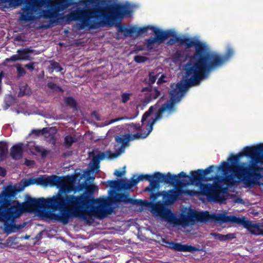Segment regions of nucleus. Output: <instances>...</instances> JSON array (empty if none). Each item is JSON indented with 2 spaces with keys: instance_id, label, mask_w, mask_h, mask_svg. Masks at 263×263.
Returning <instances> with one entry per match:
<instances>
[{
  "instance_id": "nucleus-10",
  "label": "nucleus",
  "mask_w": 263,
  "mask_h": 263,
  "mask_svg": "<svg viewBox=\"0 0 263 263\" xmlns=\"http://www.w3.org/2000/svg\"><path fill=\"white\" fill-rule=\"evenodd\" d=\"M149 29L152 30L155 34L154 37H150L146 40V48L148 50L154 48V44L163 43L170 36L175 35V33L171 30H163L152 26H146L136 29V36L146 33Z\"/></svg>"
},
{
  "instance_id": "nucleus-19",
  "label": "nucleus",
  "mask_w": 263,
  "mask_h": 263,
  "mask_svg": "<svg viewBox=\"0 0 263 263\" xmlns=\"http://www.w3.org/2000/svg\"><path fill=\"white\" fill-rule=\"evenodd\" d=\"M46 185H50V186H56L59 187L60 185L64 183V177L62 178L54 175L46 177Z\"/></svg>"
},
{
  "instance_id": "nucleus-50",
  "label": "nucleus",
  "mask_w": 263,
  "mask_h": 263,
  "mask_svg": "<svg viewBox=\"0 0 263 263\" xmlns=\"http://www.w3.org/2000/svg\"><path fill=\"white\" fill-rule=\"evenodd\" d=\"M166 78V76L164 74H162L161 77L158 79L157 83L158 85H160L162 84V83L166 82L165 80H164V79Z\"/></svg>"
},
{
  "instance_id": "nucleus-55",
  "label": "nucleus",
  "mask_w": 263,
  "mask_h": 263,
  "mask_svg": "<svg viewBox=\"0 0 263 263\" xmlns=\"http://www.w3.org/2000/svg\"><path fill=\"white\" fill-rule=\"evenodd\" d=\"M6 175V171L5 168L0 166V176L5 177Z\"/></svg>"
},
{
  "instance_id": "nucleus-43",
  "label": "nucleus",
  "mask_w": 263,
  "mask_h": 263,
  "mask_svg": "<svg viewBox=\"0 0 263 263\" xmlns=\"http://www.w3.org/2000/svg\"><path fill=\"white\" fill-rule=\"evenodd\" d=\"M153 189L152 190H153ZM153 191H151L152 192L151 194V199L153 201L156 200L159 197L162 196L163 197V191L162 192H157L156 193H153Z\"/></svg>"
},
{
  "instance_id": "nucleus-45",
  "label": "nucleus",
  "mask_w": 263,
  "mask_h": 263,
  "mask_svg": "<svg viewBox=\"0 0 263 263\" xmlns=\"http://www.w3.org/2000/svg\"><path fill=\"white\" fill-rule=\"evenodd\" d=\"M19 58L20 57L18 54H14V55H12L10 58H7L5 60V61L7 62H15V61L20 60Z\"/></svg>"
},
{
  "instance_id": "nucleus-39",
  "label": "nucleus",
  "mask_w": 263,
  "mask_h": 263,
  "mask_svg": "<svg viewBox=\"0 0 263 263\" xmlns=\"http://www.w3.org/2000/svg\"><path fill=\"white\" fill-rule=\"evenodd\" d=\"M17 69V77L20 78L23 77L26 74V71L23 67L21 66V65H18L16 66Z\"/></svg>"
},
{
  "instance_id": "nucleus-54",
  "label": "nucleus",
  "mask_w": 263,
  "mask_h": 263,
  "mask_svg": "<svg viewBox=\"0 0 263 263\" xmlns=\"http://www.w3.org/2000/svg\"><path fill=\"white\" fill-rule=\"evenodd\" d=\"M25 164L28 166H32L34 164V161L26 159Z\"/></svg>"
},
{
  "instance_id": "nucleus-15",
  "label": "nucleus",
  "mask_w": 263,
  "mask_h": 263,
  "mask_svg": "<svg viewBox=\"0 0 263 263\" xmlns=\"http://www.w3.org/2000/svg\"><path fill=\"white\" fill-rule=\"evenodd\" d=\"M162 241L166 244L165 246L166 248L176 252L194 253L200 250L198 248L195 246L183 245L181 242L168 241L164 238L162 239Z\"/></svg>"
},
{
  "instance_id": "nucleus-6",
  "label": "nucleus",
  "mask_w": 263,
  "mask_h": 263,
  "mask_svg": "<svg viewBox=\"0 0 263 263\" xmlns=\"http://www.w3.org/2000/svg\"><path fill=\"white\" fill-rule=\"evenodd\" d=\"M22 190L8 185L0 193V221L4 222L7 232H13L16 228L15 224L9 223L18 217L15 205H11V202L16 194Z\"/></svg>"
},
{
  "instance_id": "nucleus-21",
  "label": "nucleus",
  "mask_w": 263,
  "mask_h": 263,
  "mask_svg": "<svg viewBox=\"0 0 263 263\" xmlns=\"http://www.w3.org/2000/svg\"><path fill=\"white\" fill-rule=\"evenodd\" d=\"M8 153V146L7 143L5 141L0 142V160H5Z\"/></svg>"
},
{
  "instance_id": "nucleus-41",
  "label": "nucleus",
  "mask_w": 263,
  "mask_h": 263,
  "mask_svg": "<svg viewBox=\"0 0 263 263\" xmlns=\"http://www.w3.org/2000/svg\"><path fill=\"white\" fill-rule=\"evenodd\" d=\"M23 187H27L31 185L34 184V177H31L27 179H25L23 181Z\"/></svg>"
},
{
  "instance_id": "nucleus-28",
  "label": "nucleus",
  "mask_w": 263,
  "mask_h": 263,
  "mask_svg": "<svg viewBox=\"0 0 263 263\" xmlns=\"http://www.w3.org/2000/svg\"><path fill=\"white\" fill-rule=\"evenodd\" d=\"M158 106V103H157L154 105L151 106L148 110L145 111L142 117L141 122L143 123L146 120L148 117L154 112V111L157 109Z\"/></svg>"
},
{
  "instance_id": "nucleus-36",
  "label": "nucleus",
  "mask_w": 263,
  "mask_h": 263,
  "mask_svg": "<svg viewBox=\"0 0 263 263\" xmlns=\"http://www.w3.org/2000/svg\"><path fill=\"white\" fill-rule=\"evenodd\" d=\"M102 0H81L80 3L83 5L89 6L90 5H98L102 2Z\"/></svg>"
},
{
  "instance_id": "nucleus-8",
  "label": "nucleus",
  "mask_w": 263,
  "mask_h": 263,
  "mask_svg": "<svg viewBox=\"0 0 263 263\" xmlns=\"http://www.w3.org/2000/svg\"><path fill=\"white\" fill-rule=\"evenodd\" d=\"M171 98L157 110L155 114V118H151L148 122L149 126L147 133H136L134 135L130 134V141L137 139L145 138L152 131L153 125L155 122L162 118L163 113L167 111L168 114H171L176 110L175 105L179 102L183 96L179 90L176 88H174L169 92Z\"/></svg>"
},
{
  "instance_id": "nucleus-2",
  "label": "nucleus",
  "mask_w": 263,
  "mask_h": 263,
  "mask_svg": "<svg viewBox=\"0 0 263 263\" xmlns=\"http://www.w3.org/2000/svg\"><path fill=\"white\" fill-rule=\"evenodd\" d=\"M262 153L263 143H260L255 146H246L242 152L236 155L232 154L228 159L231 165L229 162L222 161L218 167L223 172L224 176L216 175L212 178L214 180V183L209 184L213 187L209 190L205 196L210 200L222 201L224 198L221 193L227 189L220 183L223 182L228 186H233L237 183L234 177L243 180L246 184L254 183V181L261 178L260 168L254 162H259Z\"/></svg>"
},
{
  "instance_id": "nucleus-44",
  "label": "nucleus",
  "mask_w": 263,
  "mask_h": 263,
  "mask_svg": "<svg viewBox=\"0 0 263 263\" xmlns=\"http://www.w3.org/2000/svg\"><path fill=\"white\" fill-rule=\"evenodd\" d=\"M183 58V54L180 50H177L173 55V59L175 60L179 61Z\"/></svg>"
},
{
  "instance_id": "nucleus-16",
  "label": "nucleus",
  "mask_w": 263,
  "mask_h": 263,
  "mask_svg": "<svg viewBox=\"0 0 263 263\" xmlns=\"http://www.w3.org/2000/svg\"><path fill=\"white\" fill-rule=\"evenodd\" d=\"M115 4H114V5H115ZM118 4L127 6L128 7V8H129V10H130V14L129 15H125L121 20H117L116 21H115L114 22V24L112 25H111V26L115 25L117 22H119V23L117 24L118 26V32H121V33H123L124 35V36L125 37H127L128 36H133V34L136 33V28H135L134 27H133L129 28H125L120 23V21L124 17H129V16H131L132 13V10L131 8H130V6L128 4H119L118 3ZM106 26H109V27H111V26H109L108 25H106ZM104 26H105V25Z\"/></svg>"
},
{
  "instance_id": "nucleus-40",
  "label": "nucleus",
  "mask_w": 263,
  "mask_h": 263,
  "mask_svg": "<svg viewBox=\"0 0 263 263\" xmlns=\"http://www.w3.org/2000/svg\"><path fill=\"white\" fill-rule=\"evenodd\" d=\"M148 60V58L147 57L141 56V55H136L134 57V61L137 63H144L146 61Z\"/></svg>"
},
{
  "instance_id": "nucleus-25",
  "label": "nucleus",
  "mask_w": 263,
  "mask_h": 263,
  "mask_svg": "<svg viewBox=\"0 0 263 263\" xmlns=\"http://www.w3.org/2000/svg\"><path fill=\"white\" fill-rule=\"evenodd\" d=\"M158 76L154 71H151L148 73V78L144 79V82L148 85H152L156 82Z\"/></svg>"
},
{
  "instance_id": "nucleus-20",
  "label": "nucleus",
  "mask_w": 263,
  "mask_h": 263,
  "mask_svg": "<svg viewBox=\"0 0 263 263\" xmlns=\"http://www.w3.org/2000/svg\"><path fill=\"white\" fill-rule=\"evenodd\" d=\"M211 235L213 236L215 239L220 241H225L229 240H232L235 238L234 234L229 233L227 235H223L218 233H211Z\"/></svg>"
},
{
  "instance_id": "nucleus-22",
  "label": "nucleus",
  "mask_w": 263,
  "mask_h": 263,
  "mask_svg": "<svg viewBox=\"0 0 263 263\" xmlns=\"http://www.w3.org/2000/svg\"><path fill=\"white\" fill-rule=\"evenodd\" d=\"M115 140L117 143L122 144L121 148H123L130 141V134H126L121 137L117 136Z\"/></svg>"
},
{
  "instance_id": "nucleus-63",
  "label": "nucleus",
  "mask_w": 263,
  "mask_h": 263,
  "mask_svg": "<svg viewBox=\"0 0 263 263\" xmlns=\"http://www.w3.org/2000/svg\"><path fill=\"white\" fill-rule=\"evenodd\" d=\"M10 106V104H6V107H5V109H7Z\"/></svg>"
},
{
  "instance_id": "nucleus-1",
  "label": "nucleus",
  "mask_w": 263,
  "mask_h": 263,
  "mask_svg": "<svg viewBox=\"0 0 263 263\" xmlns=\"http://www.w3.org/2000/svg\"><path fill=\"white\" fill-rule=\"evenodd\" d=\"M26 5L22 8L23 12L20 19L24 22L34 20L33 13L42 7L47 9L42 10L43 17L50 19V24L44 25L41 28L48 29L51 24L58 23L59 21L65 20L67 24L73 21H79L76 24L79 30L96 29L106 25L111 26L117 20H121L125 15L130 14V10L126 5H110L104 7L77 8L69 14L62 16L59 12L66 10L71 5L76 4L73 0H23Z\"/></svg>"
},
{
  "instance_id": "nucleus-52",
  "label": "nucleus",
  "mask_w": 263,
  "mask_h": 263,
  "mask_svg": "<svg viewBox=\"0 0 263 263\" xmlns=\"http://www.w3.org/2000/svg\"><path fill=\"white\" fill-rule=\"evenodd\" d=\"M131 126L133 127L136 130H140L141 126L140 123H132Z\"/></svg>"
},
{
  "instance_id": "nucleus-58",
  "label": "nucleus",
  "mask_w": 263,
  "mask_h": 263,
  "mask_svg": "<svg viewBox=\"0 0 263 263\" xmlns=\"http://www.w3.org/2000/svg\"><path fill=\"white\" fill-rule=\"evenodd\" d=\"M126 119H128V118H126V117H120V118H116V119L111 120L110 121V123L115 122L119 121L122 120Z\"/></svg>"
},
{
  "instance_id": "nucleus-47",
  "label": "nucleus",
  "mask_w": 263,
  "mask_h": 263,
  "mask_svg": "<svg viewBox=\"0 0 263 263\" xmlns=\"http://www.w3.org/2000/svg\"><path fill=\"white\" fill-rule=\"evenodd\" d=\"M52 68L54 69H57L58 71H61L63 70L62 67L60 66V64L57 62H53L51 64Z\"/></svg>"
},
{
  "instance_id": "nucleus-48",
  "label": "nucleus",
  "mask_w": 263,
  "mask_h": 263,
  "mask_svg": "<svg viewBox=\"0 0 263 263\" xmlns=\"http://www.w3.org/2000/svg\"><path fill=\"white\" fill-rule=\"evenodd\" d=\"M35 64V62H30L27 64H26L25 65V67L28 69L29 70H30V71H33L35 68L34 65Z\"/></svg>"
},
{
  "instance_id": "nucleus-51",
  "label": "nucleus",
  "mask_w": 263,
  "mask_h": 263,
  "mask_svg": "<svg viewBox=\"0 0 263 263\" xmlns=\"http://www.w3.org/2000/svg\"><path fill=\"white\" fill-rule=\"evenodd\" d=\"M136 177L135 175H134L132 178H131V181H130L131 184H132V186H134L136 184H137L138 183V182H139V181L138 180V178H135V177Z\"/></svg>"
},
{
  "instance_id": "nucleus-5",
  "label": "nucleus",
  "mask_w": 263,
  "mask_h": 263,
  "mask_svg": "<svg viewBox=\"0 0 263 263\" xmlns=\"http://www.w3.org/2000/svg\"><path fill=\"white\" fill-rule=\"evenodd\" d=\"M153 210L156 214L168 222L178 226H187L190 223L193 224L195 220L199 222H207L214 220L221 223L230 222L242 226L243 218L234 215L228 216L225 214H210L207 211L197 212L192 211L187 215H182L180 218H177L170 209L164 208L162 205H156Z\"/></svg>"
},
{
  "instance_id": "nucleus-29",
  "label": "nucleus",
  "mask_w": 263,
  "mask_h": 263,
  "mask_svg": "<svg viewBox=\"0 0 263 263\" xmlns=\"http://www.w3.org/2000/svg\"><path fill=\"white\" fill-rule=\"evenodd\" d=\"M3 4L8 3L9 7L16 8L23 3V0H0Z\"/></svg>"
},
{
  "instance_id": "nucleus-60",
  "label": "nucleus",
  "mask_w": 263,
  "mask_h": 263,
  "mask_svg": "<svg viewBox=\"0 0 263 263\" xmlns=\"http://www.w3.org/2000/svg\"><path fill=\"white\" fill-rule=\"evenodd\" d=\"M71 152H68L64 153L63 155V156L65 157L66 156H70V155H71Z\"/></svg>"
},
{
  "instance_id": "nucleus-24",
  "label": "nucleus",
  "mask_w": 263,
  "mask_h": 263,
  "mask_svg": "<svg viewBox=\"0 0 263 263\" xmlns=\"http://www.w3.org/2000/svg\"><path fill=\"white\" fill-rule=\"evenodd\" d=\"M65 105L74 109H77L78 104L76 100L72 97H65L64 99Z\"/></svg>"
},
{
  "instance_id": "nucleus-49",
  "label": "nucleus",
  "mask_w": 263,
  "mask_h": 263,
  "mask_svg": "<svg viewBox=\"0 0 263 263\" xmlns=\"http://www.w3.org/2000/svg\"><path fill=\"white\" fill-rule=\"evenodd\" d=\"M124 170L123 171H120L118 170H116L115 171L114 175L118 177H121L122 176L124 175L125 173V166L123 167Z\"/></svg>"
},
{
  "instance_id": "nucleus-4",
  "label": "nucleus",
  "mask_w": 263,
  "mask_h": 263,
  "mask_svg": "<svg viewBox=\"0 0 263 263\" xmlns=\"http://www.w3.org/2000/svg\"><path fill=\"white\" fill-rule=\"evenodd\" d=\"M208 50L205 45V49L196 60L189 61L185 64L183 79L175 85L183 96L189 88L199 85L209 77L212 70L223 65L234 54L233 48L230 46L227 47L223 55Z\"/></svg>"
},
{
  "instance_id": "nucleus-32",
  "label": "nucleus",
  "mask_w": 263,
  "mask_h": 263,
  "mask_svg": "<svg viewBox=\"0 0 263 263\" xmlns=\"http://www.w3.org/2000/svg\"><path fill=\"white\" fill-rule=\"evenodd\" d=\"M108 185L114 190L121 189V179L118 180H108Z\"/></svg>"
},
{
  "instance_id": "nucleus-37",
  "label": "nucleus",
  "mask_w": 263,
  "mask_h": 263,
  "mask_svg": "<svg viewBox=\"0 0 263 263\" xmlns=\"http://www.w3.org/2000/svg\"><path fill=\"white\" fill-rule=\"evenodd\" d=\"M34 184L46 185V177L41 176L39 177H34Z\"/></svg>"
},
{
  "instance_id": "nucleus-64",
  "label": "nucleus",
  "mask_w": 263,
  "mask_h": 263,
  "mask_svg": "<svg viewBox=\"0 0 263 263\" xmlns=\"http://www.w3.org/2000/svg\"><path fill=\"white\" fill-rule=\"evenodd\" d=\"M1 82H2V79H1V78H0V83H1Z\"/></svg>"
},
{
  "instance_id": "nucleus-14",
  "label": "nucleus",
  "mask_w": 263,
  "mask_h": 263,
  "mask_svg": "<svg viewBox=\"0 0 263 263\" xmlns=\"http://www.w3.org/2000/svg\"><path fill=\"white\" fill-rule=\"evenodd\" d=\"M176 186L175 189L163 191V199L168 204H173L175 201L180 199L182 194L192 195V191L190 190H183L181 186L175 183Z\"/></svg>"
},
{
  "instance_id": "nucleus-35",
  "label": "nucleus",
  "mask_w": 263,
  "mask_h": 263,
  "mask_svg": "<svg viewBox=\"0 0 263 263\" xmlns=\"http://www.w3.org/2000/svg\"><path fill=\"white\" fill-rule=\"evenodd\" d=\"M34 149L37 153H39L41 154V157L42 158H45L48 153V151L44 148H43L42 146L39 145H35L34 146Z\"/></svg>"
},
{
  "instance_id": "nucleus-38",
  "label": "nucleus",
  "mask_w": 263,
  "mask_h": 263,
  "mask_svg": "<svg viewBox=\"0 0 263 263\" xmlns=\"http://www.w3.org/2000/svg\"><path fill=\"white\" fill-rule=\"evenodd\" d=\"M121 189L128 190L133 187L132 184L129 181H126L125 179H121Z\"/></svg>"
},
{
  "instance_id": "nucleus-59",
  "label": "nucleus",
  "mask_w": 263,
  "mask_h": 263,
  "mask_svg": "<svg viewBox=\"0 0 263 263\" xmlns=\"http://www.w3.org/2000/svg\"><path fill=\"white\" fill-rule=\"evenodd\" d=\"M118 154L116 153H111L110 155V158H115L116 157L118 156Z\"/></svg>"
},
{
  "instance_id": "nucleus-34",
  "label": "nucleus",
  "mask_w": 263,
  "mask_h": 263,
  "mask_svg": "<svg viewBox=\"0 0 263 263\" xmlns=\"http://www.w3.org/2000/svg\"><path fill=\"white\" fill-rule=\"evenodd\" d=\"M49 133V130L47 127H44L42 129H34L31 130L30 134L35 135V136H39L40 135H43L45 134Z\"/></svg>"
},
{
  "instance_id": "nucleus-23",
  "label": "nucleus",
  "mask_w": 263,
  "mask_h": 263,
  "mask_svg": "<svg viewBox=\"0 0 263 263\" xmlns=\"http://www.w3.org/2000/svg\"><path fill=\"white\" fill-rule=\"evenodd\" d=\"M160 95V91L157 88H155L153 92L145 95L144 100L145 102H149L153 100L157 99Z\"/></svg>"
},
{
  "instance_id": "nucleus-17",
  "label": "nucleus",
  "mask_w": 263,
  "mask_h": 263,
  "mask_svg": "<svg viewBox=\"0 0 263 263\" xmlns=\"http://www.w3.org/2000/svg\"><path fill=\"white\" fill-rule=\"evenodd\" d=\"M242 226L253 234L263 235V224L253 223L251 221L246 220L245 218H243Z\"/></svg>"
},
{
  "instance_id": "nucleus-57",
  "label": "nucleus",
  "mask_w": 263,
  "mask_h": 263,
  "mask_svg": "<svg viewBox=\"0 0 263 263\" xmlns=\"http://www.w3.org/2000/svg\"><path fill=\"white\" fill-rule=\"evenodd\" d=\"M96 156L100 160H103V159L105 158V154L103 153H100L98 154V155H97Z\"/></svg>"
},
{
  "instance_id": "nucleus-42",
  "label": "nucleus",
  "mask_w": 263,
  "mask_h": 263,
  "mask_svg": "<svg viewBox=\"0 0 263 263\" xmlns=\"http://www.w3.org/2000/svg\"><path fill=\"white\" fill-rule=\"evenodd\" d=\"M132 94L131 93H123L121 95L122 102L123 103H127L130 98Z\"/></svg>"
},
{
  "instance_id": "nucleus-27",
  "label": "nucleus",
  "mask_w": 263,
  "mask_h": 263,
  "mask_svg": "<svg viewBox=\"0 0 263 263\" xmlns=\"http://www.w3.org/2000/svg\"><path fill=\"white\" fill-rule=\"evenodd\" d=\"M215 168V166L213 165H210L209 167H208L205 170H202L201 169L200 173H201V175L203 178L204 179L205 181H210L212 180V178L210 177H206V175L208 174L211 173V172H213L214 168Z\"/></svg>"
},
{
  "instance_id": "nucleus-13",
  "label": "nucleus",
  "mask_w": 263,
  "mask_h": 263,
  "mask_svg": "<svg viewBox=\"0 0 263 263\" xmlns=\"http://www.w3.org/2000/svg\"><path fill=\"white\" fill-rule=\"evenodd\" d=\"M111 197L109 200H102L100 205L104 209L108 206L110 203H117L122 202L125 203H131L132 204H137L139 203V201L137 199H134L129 197L128 193H116L115 191H111Z\"/></svg>"
},
{
  "instance_id": "nucleus-11",
  "label": "nucleus",
  "mask_w": 263,
  "mask_h": 263,
  "mask_svg": "<svg viewBox=\"0 0 263 263\" xmlns=\"http://www.w3.org/2000/svg\"><path fill=\"white\" fill-rule=\"evenodd\" d=\"M176 43H179L180 45L184 46L186 48L189 49L195 47V52L191 58L190 61H195L205 48V44L200 42L197 39L193 37H182L179 36H176L175 38H171L167 42V44L173 45Z\"/></svg>"
},
{
  "instance_id": "nucleus-33",
  "label": "nucleus",
  "mask_w": 263,
  "mask_h": 263,
  "mask_svg": "<svg viewBox=\"0 0 263 263\" xmlns=\"http://www.w3.org/2000/svg\"><path fill=\"white\" fill-rule=\"evenodd\" d=\"M75 142V138L68 135L65 137L64 144L66 148H69Z\"/></svg>"
},
{
  "instance_id": "nucleus-46",
  "label": "nucleus",
  "mask_w": 263,
  "mask_h": 263,
  "mask_svg": "<svg viewBox=\"0 0 263 263\" xmlns=\"http://www.w3.org/2000/svg\"><path fill=\"white\" fill-rule=\"evenodd\" d=\"M87 183H82L79 184L77 186H74V191L76 192L78 191H82L84 189H86Z\"/></svg>"
},
{
  "instance_id": "nucleus-7",
  "label": "nucleus",
  "mask_w": 263,
  "mask_h": 263,
  "mask_svg": "<svg viewBox=\"0 0 263 263\" xmlns=\"http://www.w3.org/2000/svg\"><path fill=\"white\" fill-rule=\"evenodd\" d=\"M97 189L93 184H87L85 193L77 196H72L71 199L78 203V212L79 218L86 219V215L92 214L99 218H104L107 212V210L102 206H94L93 204L96 203V200L92 197V194Z\"/></svg>"
},
{
  "instance_id": "nucleus-26",
  "label": "nucleus",
  "mask_w": 263,
  "mask_h": 263,
  "mask_svg": "<svg viewBox=\"0 0 263 263\" xmlns=\"http://www.w3.org/2000/svg\"><path fill=\"white\" fill-rule=\"evenodd\" d=\"M215 168V166L213 165H210L209 167H208L205 170H202L201 169L200 173H201V175L203 178L204 179L205 181H210L212 180V178L210 177H206V175L208 174L211 173V172H213L214 168Z\"/></svg>"
},
{
  "instance_id": "nucleus-61",
  "label": "nucleus",
  "mask_w": 263,
  "mask_h": 263,
  "mask_svg": "<svg viewBox=\"0 0 263 263\" xmlns=\"http://www.w3.org/2000/svg\"><path fill=\"white\" fill-rule=\"evenodd\" d=\"M56 85L54 83H50L49 84V87L51 88H54V87Z\"/></svg>"
},
{
  "instance_id": "nucleus-53",
  "label": "nucleus",
  "mask_w": 263,
  "mask_h": 263,
  "mask_svg": "<svg viewBox=\"0 0 263 263\" xmlns=\"http://www.w3.org/2000/svg\"><path fill=\"white\" fill-rule=\"evenodd\" d=\"M92 161L93 162V164L94 166H97L98 165H99L100 161V160L99 159H98V158L97 157H96V156L93 157V158L92 159Z\"/></svg>"
},
{
  "instance_id": "nucleus-30",
  "label": "nucleus",
  "mask_w": 263,
  "mask_h": 263,
  "mask_svg": "<svg viewBox=\"0 0 263 263\" xmlns=\"http://www.w3.org/2000/svg\"><path fill=\"white\" fill-rule=\"evenodd\" d=\"M31 93V90L27 84H25L20 87L18 97H22L25 95H30Z\"/></svg>"
},
{
  "instance_id": "nucleus-56",
  "label": "nucleus",
  "mask_w": 263,
  "mask_h": 263,
  "mask_svg": "<svg viewBox=\"0 0 263 263\" xmlns=\"http://www.w3.org/2000/svg\"><path fill=\"white\" fill-rule=\"evenodd\" d=\"M152 89V85H149L147 87H145L142 88L141 91L142 92H145V91H151Z\"/></svg>"
},
{
  "instance_id": "nucleus-62",
  "label": "nucleus",
  "mask_w": 263,
  "mask_h": 263,
  "mask_svg": "<svg viewBox=\"0 0 263 263\" xmlns=\"http://www.w3.org/2000/svg\"><path fill=\"white\" fill-rule=\"evenodd\" d=\"M99 166V165H98L97 166H94L93 165H92V170H95V169H98Z\"/></svg>"
},
{
  "instance_id": "nucleus-31",
  "label": "nucleus",
  "mask_w": 263,
  "mask_h": 263,
  "mask_svg": "<svg viewBox=\"0 0 263 263\" xmlns=\"http://www.w3.org/2000/svg\"><path fill=\"white\" fill-rule=\"evenodd\" d=\"M18 55L20 60H30V57L28 54L29 51L26 49L18 50Z\"/></svg>"
},
{
  "instance_id": "nucleus-18",
  "label": "nucleus",
  "mask_w": 263,
  "mask_h": 263,
  "mask_svg": "<svg viewBox=\"0 0 263 263\" xmlns=\"http://www.w3.org/2000/svg\"><path fill=\"white\" fill-rule=\"evenodd\" d=\"M23 152V144L18 143L11 148L10 155L13 159L19 160L22 158Z\"/></svg>"
},
{
  "instance_id": "nucleus-12",
  "label": "nucleus",
  "mask_w": 263,
  "mask_h": 263,
  "mask_svg": "<svg viewBox=\"0 0 263 263\" xmlns=\"http://www.w3.org/2000/svg\"><path fill=\"white\" fill-rule=\"evenodd\" d=\"M175 176H172L170 173L162 174L159 172H155L153 174H141L137 178L140 181L147 180L149 182V185L145 188V191H152L153 189H157L159 187L160 183H164L171 184V180Z\"/></svg>"
},
{
  "instance_id": "nucleus-3",
  "label": "nucleus",
  "mask_w": 263,
  "mask_h": 263,
  "mask_svg": "<svg viewBox=\"0 0 263 263\" xmlns=\"http://www.w3.org/2000/svg\"><path fill=\"white\" fill-rule=\"evenodd\" d=\"M70 178L64 177V183L59 186V190L55 195L44 199L43 197L35 199L28 196L25 202L15 205L18 217L23 213L31 212L38 209H47L39 212L44 219L54 220L66 224L70 219L79 217L78 203H76L71 197L74 195H69L74 191V186L69 183Z\"/></svg>"
},
{
  "instance_id": "nucleus-9",
  "label": "nucleus",
  "mask_w": 263,
  "mask_h": 263,
  "mask_svg": "<svg viewBox=\"0 0 263 263\" xmlns=\"http://www.w3.org/2000/svg\"><path fill=\"white\" fill-rule=\"evenodd\" d=\"M201 169H198L196 171H192L188 176L184 172H181L178 175H172L175 176L173 179L171 180V184L177 183L181 186H184L190 184L195 185L199 187L200 193L201 195L205 196L209 190L213 186L211 185L209 183H203V181H205L200 173Z\"/></svg>"
}]
</instances>
